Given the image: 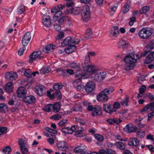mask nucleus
<instances>
[{
	"label": "nucleus",
	"mask_w": 154,
	"mask_h": 154,
	"mask_svg": "<svg viewBox=\"0 0 154 154\" xmlns=\"http://www.w3.org/2000/svg\"><path fill=\"white\" fill-rule=\"evenodd\" d=\"M140 58V56L133 52L127 55L124 59V61L126 63L124 70L128 71L132 69L133 64L136 63L137 60Z\"/></svg>",
	"instance_id": "nucleus-1"
},
{
	"label": "nucleus",
	"mask_w": 154,
	"mask_h": 154,
	"mask_svg": "<svg viewBox=\"0 0 154 154\" xmlns=\"http://www.w3.org/2000/svg\"><path fill=\"white\" fill-rule=\"evenodd\" d=\"M114 91V89L112 87L105 89L97 94L96 97L97 100L102 102L107 101L109 99L108 95L112 92Z\"/></svg>",
	"instance_id": "nucleus-2"
},
{
	"label": "nucleus",
	"mask_w": 154,
	"mask_h": 154,
	"mask_svg": "<svg viewBox=\"0 0 154 154\" xmlns=\"http://www.w3.org/2000/svg\"><path fill=\"white\" fill-rule=\"evenodd\" d=\"M82 18L84 21L87 22L91 18V11L88 5H85L82 7L81 10Z\"/></svg>",
	"instance_id": "nucleus-3"
},
{
	"label": "nucleus",
	"mask_w": 154,
	"mask_h": 154,
	"mask_svg": "<svg viewBox=\"0 0 154 154\" xmlns=\"http://www.w3.org/2000/svg\"><path fill=\"white\" fill-rule=\"evenodd\" d=\"M153 32V30L151 28L145 27L140 30L138 35L140 38L144 39L149 38Z\"/></svg>",
	"instance_id": "nucleus-4"
},
{
	"label": "nucleus",
	"mask_w": 154,
	"mask_h": 154,
	"mask_svg": "<svg viewBox=\"0 0 154 154\" xmlns=\"http://www.w3.org/2000/svg\"><path fill=\"white\" fill-rule=\"evenodd\" d=\"M44 57L42 54L41 51L33 52L29 56V62L32 63L33 60H36L38 59H43Z\"/></svg>",
	"instance_id": "nucleus-5"
},
{
	"label": "nucleus",
	"mask_w": 154,
	"mask_h": 154,
	"mask_svg": "<svg viewBox=\"0 0 154 154\" xmlns=\"http://www.w3.org/2000/svg\"><path fill=\"white\" fill-rule=\"evenodd\" d=\"M63 85L60 83H56L53 86V88L55 91V96L58 100H60L62 97V94L60 90L62 88Z\"/></svg>",
	"instance_id": "nucleus-6"
},
{
	"label": "nucleus",
	"mask_w": 154,
	"mask_h": 154,
	"mask_svg": "<svg viewBox=\"0 0 154 154\" xmlns=\"http://www.w3.org/2000/svg\"><path fill=\"white\" fill-rule=\"evenodd\" d=\"M147 54H148L145 60V63H150L152 62L154 59V56L151 54V51L149 50H145L144 53L142 54L140 56V57L141 56L145 57Z\"/></svg>",
	"instance_id": "nucleus-7"
},
{
	"label": "nucleus",
	"mask_w": 154,
	"mask_h": 154,
	"mask_svg": "<svg viewBox=\"0 0 154 154\" xmlns=\"http://www.w3.org/2000/svg\"><path fill=\"white\" fill-rule=\"evenodd\" d=\"M124 130L127 133L135 132L137 130V128L132 123L127 124Z\"/></svg>",
	"instance_id": "nucleus-8"
},
{
	"label": "nucleus",
	"mask_w": 154,
	"mask_h": 154,
	"mask_svg": "<svg viewBox=\"0 0 154 154\" xmlns=\"http://www.w3.org/2000/svg\"><path fill=\"white\" fill-rule=\"evenodd\" d=\"M95 83L92 81H90L87 83L84 87L86 92L90 93L93 91L95 88Z\"/></svg>",
	"instance_id": "nucleus-9"
},
{
	"label": "nucleus",
	"mask_w": 154,
	"mask_h": 154,
	"mask_svg": "<svg viewBox=\"0 0 154 154\" xmlns=\"http://www.w3.org/2000/svg\"><path fill=\"white\" fill-rule=\"evenodd\" d=\"M57 146L58 149L61 151H66L68 149V144L66 141H59L57 142Z\"/></svg>",
	"instance_id": "nucleus-10"
},
{
	"label": "nucleus",
	"mask_w": 154,
	"mask_h": 154,
	"mask_svg": "<svg viewBox=\"0 0 154 154\" xmlns=\"http://www.w3.org/2000/svg\"><path fill=\"white\" fill-rule=\"evenodd\" d=\"M106 75V73L105 72H98L95 75L94 80L96 82H101L105 78Z\"/></svg>",
	"instance_id": "nucleus-11"
},
{
	"label": "nucleus",
	"mask_w": 154,
	"mask_h": 154,
	"mask_svg": "<svg viewBox=\"0 0 154 154\" xmlns=\"http://www.w3.org/2000/svg\"><path fill=\"white\" fill-rule=\"evenodd\" d=\"M65 7V5L62 4H60L52 8L51 10L52 13H58L59 15H61L62 13L60 11Z\"/></svg>",
	"instance_id": "nucleus-12"
},
{
	"label": "nucleus",
	"mask_w": 154,
	"mask_h": 154,
	"mask_svg": "<svg viewBox=\"0 0 154 154\" xmlns=\"http://www.w3.org/2000/svg\"><path fill=\"white\" fill-rule=\"evenodd\" d=\"M31 38V36L30 32H27L25 34L22 41V44L23 46L25 47L27 45Z\"/></svg>",
	"instance_id": "nucleus-13"
},
{
	"label": "nucleus",
	"mask_w": 154,
	"mask_h": 154,
	"mask_svg": "<svg viewBox=\"0 0 154 154\" xmlns=\"http://www.w3.org/2000/svg\"><path fill=\"white\" fill-rule=\"evenodd\" d=\"M72 129L73 131L76 132V134H75L76 137H81L83 135V133L81 131L84 130L83 128L80 127L79 126L75 125L72 127Z\"/></svg>",
	"instance_id": "nucleus-14"
},
{
	"label": "nucleus",
	"mask_w": 154,
	"mask_h": 154,
	"mask_svg": "<svg viewBox=\"0 0 154 154\" xmlns=\"http://www.w3.org/2000/svg\"><path fill=\"white\" fill-rule=\"evenodd\" d=\"M119 27L116 26L112 27L110 31V36L112 37H116L119 35Z\"/></svg>",
	"instance_id": "nucleus-15"
},
{
	"label": "nucleus",
	"mask_w": 154,
	"mask_h": 154,
	"mask_svg": "<svg viewBox=\"0 0 154 154\" xmlns=\"http://www.w3.org/2000/svg\"><path fill=\"white\" fill-rule=\"evenodd\" d=\"M42 22L46 27H49L51 26V20L49 15L44 16L42 17Z\"/></svg>",
	"instance_id": "nucleus-16"
},
{
	"label": "nucleus",
	"mask_w": 154,
	"mask_h": 154,
	"mask_svg": "<svg viewBox=\"0 0 154 154\" xmlns=\"http://www.w3.org/2000/svg\"><path fill=\"white\" fill-rule=\"evenodd\" d=\"M82 66L84 69H86L87 72L88 73H94L97 71L96 66L93 65H88L86 67L83 64H82Z\"/></svg>",
	"instance_id": "nucleus-17"
},
{
	"label": "nucleus",
	"mask_w": 154,
	"mask_h": 154,
	"mask_svg": "<svg viewBox=\"0 0 154 154\" xmlns=\"http://www.w3.org/2000/svg\"><path fill=\"white\" fill-rule=\"evenodd\" d=\"M46 88L43 85H39L35 88L36 92L40 96H42L45 92Z\"/></svg>",
	"instance_id": "nucleus-18"
},
{
	"label": "nucleus",
	"mask_w": 154,
	"mask_h": 154,
	"mask_svg": "<svg viewBox=\"0 0 154 154\" xmlns=\"http://www.w3.org/2000/svg\"><path fill=\"white\" fill-rule=\"evenodd\" d=\"M17 76V75L13 72H7L5 75V77L7 79L13 80H15Z\"/></svg>",
	"instance_id": "nucleus-19"
},
{
	"label": "nucleus",
	"mask_w": 154,
	"mask_h": 154,
	"mask_svg": "<svg viewBox=\"0 0 154 154\" xmlns=\"http://www.w3.org/2000/svg\"><path fill=\"white\" fill-rule=\"evenodd\" d=\"M26 94V91L25 87H20L18 88L17 91V96L19 97H22Z\"/></svg>",
	"instance_id": "nucleus-20"
},
{
	"label": "nucleus",
	"mask_w": 154,
	"mask_h": 154,
	"mask_svg": "<svg viewBox=\"0 0 154 154\" xmlns=\"http://www.w3.org/2000/svg\"><path fill=\"white\" fill-rule=\"evenodd\" d=\"M103 108L104 110L109 113L115 112V109H112L111 105L109 103H105L103 105Z\"/></svg>",
	"instance_id": "nucleus-21"
},
{
	"label": "nucleus",
	"mask_w": 154,
	"mask_h": 154,
	"mask_svg": "<svg viewBox=\"0 0 154 154\" xmlns=\"http://www.w3.org/2000/svg\"><path fill=\"white\" fill-rule=\"evenodd\" d=\"M23 100L24 102L29 104L34 103L36 101L35 97L32 95L24 97Z\"/></svg>",
	"instance_id": "nucleus-22"
},
{
	"label": "nucleus",
	"mask_w": 154,
	"mask_h": 154,
	"mask_svg": "<svg viewBox=\"0 0 154 154\" xmlns=\"http://www.w3.org/2000/svg\"><path fill=\"white\" fill-rule=\"evenodd\" d=\"M72 38L70 37H68L64 39L63 42L61 43L62 47H65L67 45H72Z\"/></svg>",
	"instance_id": "nucleus-23"
},
{
	"label": "nucleus",
	"mask_w": 154,
	"mask_h": 154,
	"mask_svg": "<svg viewBox=\"0 0 154 154\" xmlns=\"http://www.w3.org/2000/svg\"><path fill=\"white\" fill-rule=\"evenodd\" d=\"M93 112L94 113H92V115L94 116H95L100 115L102 114V111L100 107L98 105H96L94 106Z\"/></svg>",
	"instance_id": "nucleus-24"
},
{
	"label": "nucleus",
	"mask_w": 154,
	"mask_h": 154,
	"mask_svg": "<svg viewBox=\"0 0 154 154\" xmlns=\"http://www.w3.org/2000/svg\"><path fill=\"white\" fill-rule=\"evenodd\" d=\"M18 143L20 146V148L23 146H28L27 139L24 140L22 138H19L18 140Z\"/></svg>",
	"instance_id": "nucleus-25"
},
{
	"label": "nucleus",
	"mask_w": 154,
	"mask_h": 154,
	"mask_svg": "<svg viewBox=\"0 0 154 154\" xmlns=\"http://www.w3.org/2000/svg\"><path fill=\"white\" fill-rule=\"evenodd\" d=\"M139 141L138 140L136 137L132 138L131 139V140L129 141L128 144L129 146H137L139 145Z\"/></svg>",
	"instance_id": "nucleus-26"
},
{
	"label": "nucleus",
	"mask_w": 154,
	"mask_h": 154,
	"mask_svg": "<svg viewBox=\"0 0 154 154\" xmlns=\"http://www.w3.org/2000/svg\"><path fill=\"white\" fill-rule=\"evenodd\" d=\"M108 123L110 125H113L114 124H118L119 123L122 122V121L119 119H109L106 120Z\"/></svg>",
	"instance_id": "nucleus-27"
},
{
	"label": "nucleus",
	"mask_w": 154,
	"mask_h": 154,
	"mask_svg": "<svg viewBox=\"0 0 154 154\" xmlns=\"http://www.w3.org/2000/svg\"><path fill=\"white\" fill-rule=\"evenodd\" d=\"M55 47L54 45L49 44L47 45L42 50L45 53H49L52 51Z\"/></svg>",
	"instance_id": "nucleus-28"
},
{
	"label": "nucleus",
	"mask_w": 154,
	"mask_h": 154,
	"mask_svg": "<svg viewBox=\"0 0 154 154\" xmlns=\"http://www.w3.org/2000/svg\"><path fill=\"white\" fill-rule=\"evenodd\" d=\"M76 50L75 46H74L72 45L68 46L64 50L65 52L67 54H69L74 52Z\"/></svg>",
	"instance_id": "nucleus-29"
},
{
	"label": "nucleus",
	"mask_w": 154,
	"mask_h": 154,
	"mask_svg": "<svg viewBox=\"0 0 154 154\" xmlns=\"http://www.w3.org/2000/svg\"><path fill=\"white\" fill-rule=\"evenodd\" d=\"M13 86L12 82L8 83L5 87V89L8 92H11L12 91Z\"/></svg>",
	"instance_id": "nucleus-30"
},
{
	"label": "nucleus",
	"mask_w": 154,
	"mask_h": 154,
	"mask_svg": "<svg viewBox=\"0 0 154 154\" xmlns=\"http://www.w3.org/2000/svg\"><path fill=\"white\" fill-rule=\"evenodd\" d=\"M8 106L4 103L0 104V113H5L8 111Z\"/></svg>",
	"instance_id": "nucleus-31"
},
{
	"label": "nucleus",
	"mask_w": 154,
	"mask_h": 154,
	"mask_svg": "<svg viewBox=\"0 0 154 154\" xmlns=\"http://www.w3.org/2000/svg\"><path fill=\"white\" fill-rule=\"evenodd\" d=\"M85 73L84 72L80 69V68L79 69H77V71L76 72V74L75 75L76 77L78 78V79H81L83 77L85 76Z\"/></svg>",
	"instance_id": "nucleus-32"
},
{
	"label": "nucleus",
	"mask_w": 154,
	"mask_h": 154,
	"mask_svg": "<svg viewBox=\"0 0 154 154\" xmlns=\"http://www.w3.org/2000/svg\"><path fill=\"white\" fill-rule=\"evenodd\" d=\"M119 47L120 48H122L124 49L126 47L128 44L126 43V41L124 40H120L118 42Z\"/></svg>",
	"instance_id": "nucleus-33"
},
{
	"label": "nucleus",
	"mask_w": 154,
	"mask_h": 154,
	"mask_svg": "<svg viewBox=\"0 0 154 154\" xmlns=\"http://www.w3.org/2000/svg\"><path fill=\"white\" fill-rule=\"evenodd\" d=\"M85 150V147L82 146H79L75 147L74 150V152L76 153H79L84 151Z\"/></svg>",
	"instance_id": "nucleus-34"
},
{
	"label": "nucleus",
	"mask_w": 154,
	"mask_h": 154,
	"mask_svg": "<svg viewBox=\"0 0 154 154\" xmlns=\"http://www.w3.org/2000/svg\"><path fill=\"white\" fill-rule=\"evenodd\" d=\"M61 131L62 132L65 134H71L72 133V127H68L66 128H63L62 129Z\"/></svg>",
	"instance_id": "nucleus-35"
},
{
	"label": "nucleus",
	"mask_w": 154,
	"mask_h": 154,
	"mask_svg": "<svg viewBox=\"0 0 154 154\" xmlns=\"http://www.w3.org/2000/svg\"><path fill=\"white\" fill-rule=\"evenodd\" d=\"M116 146L119 148L121 150H124L125 149L126 146L125 144L121 142H116L115 143Z\"/></svg>",
	"instance_id": "nucleus-36"
},
{
	"label": "nucleus",
	"mask_w": 154,
	"mask_h": 154,
	"mask_svg": "<svg viewBox=\"0 0 154 154\" xmlns=\"http://www.w3.org/2000/svg\"><path fill=\"white\" fill-rule=\"evenodd\" d=\"M130 1H128L124 6L122 11L123 13H126L129 10V4Z\"/></svg>",
	"instance_id": "nucleus-37"
},
{
	"label": "nucleus",
	"mask_w": 154,
	"mask_h": 154,
	"mask_svg": "<svg viewBox=\"0 0 154 154\" xmlns=\"http://www.w3.org/2000/svg\"><path fill=\"white\" fill-rule=\"evenodd\" d=\"M68 65L69 67L72 69H78L80 68V65L77 63L73 62L69 63Z\"/></svg>",
	"instance_id": "nucleus-38"
},
{
	"label": "nucleus",
	"mask_w": 154,
	"mask_h": 154,
	"mask_svg": "<svg viewBox=\"0 0 154 154\" xmlns=\"http://www.w3.org/2000/svg\"><path fill=\"white\" fill-rule=\"evenodd\" d=\"M53 111L54 112H57L60 110V106L59 103H56L52 105Z\"/></svg>",
	"instance_id": "nucleus-39"
},
{
	"label": "nucleus",
	"mask_w": 154,
	"mask_h": 154,
	"mask_svg": "<svg viewBox=\"0 0 154 154\" xmlns=\"http://www.w3.org/2000/svg\"><path fill=\"white\" fill-rule=\"evenodd\" d=\"M149 6H144L140 9V12L141 14H144L148 12L149 10Z\"/></svg>",
	"instance_id": "nucleus-40"
},
{
	"label": "nucleus",
	"mask_w": 154,
	"mask_h": 154,
	"mask_svg": "<svg viewBox=\"0 0 154 154\" xmlns=\"http://www.w3.org/2000/svg\"><path fill=\"white\" fill-rule=\"evenodd\" d=\"M68 17L66 16H63L60 18L58 20V22L60 25L63 24L65 21L67 20Z\"/></svg>",
	"instance_id": "nucleus-41"
},
{
	"label": "nucleus",
	"mask_w": 154,
	"mask_h": 154,
	"mask_svg": "<svg viewBox=\"0 0 154 154\" xmlns=\"http://www.w3.org/2000/svg\"><path fill=\"white\" fill-rule=\"evenodd\" d=\"M145 135V132L140 131L137 132L136 137L138 138H141L144 137Z\"/></svg>",
	"instance_id": "nucleus-42"
},
{
	"label": "nucleus",
	"mask_w": 154,
	"mask_h": 154,
	"mask_svg": "<svg viewBox=\"0 0 154 154\" xmlns=\"http://www.w3.org/2000/svg\"><path fill=\"white\" fill-rule=\"evenodd\" d=\"M25 11V7L24 5H21L17 8V12L19 14L23 13Z\"/></svg>",
	"instance_id": "nucleus-43"
},
{
	"label": "nucleus",
	"mask_w": 154,
	"mask_h": 154,
	"mask_svg": "<svg viewBox=\"0 0 154 154\" xmlns=\"http://www.w3.org/2000/svg\"><path fill=\"white\" fill-rule=\"evenodd\" d=\"M49 72V68L48 67H45L42 68L40 71V72L42 74L47 73Z\"/></svg>",
	"instance_id": "nucleus-44"
},
{
	"label": "nucleus",
	"mask_w": 154,
	"mask_h": 154,
	"mask_svg": "<svg viewBox=\"0 0 154 154\" xmlns=\"http://www.w3.org/2000/svg\"><path fill=\"white\" fill-rule=\"evenodd\" d=\"M86 34L88 36H85V38L86 39H89L92 35L93 33L91 30L90 29H87L86 31Z\"/></svg>",
	"instance_id": "nucleus-45"
},
{
	"label": "nucleus",
	"mask_w": 154,
	"mask_h": 154,
	"mask_svg": "<svg viewBox=\"0 0 154 154\" xmlns=\"http://www.w3.org/2000/svg\"><path fill=\"white\" fill-rule=\"evenodd\" d=\"M11 150V147L10 146H7L2 150V152L4 154H9Z\"/></svg>",
	"instance_id": "nucleus-46"
},
{
	"label": "nucleus",
	"mask_w": 154,
	"mask_h": 154,
	"mask_svg": "<svg viewBox=\"0 0 154 154\" xmlns=\"http://www.w3.org/2000/svg\"><path fill=\"white\" fill-rule=\"evenodd\" d=\"M68 121L67 119H63L59 122L58 124L60 127L64 126L67 123Z\"/></svg>",
	"instance_id": "nucleus-47"
},
{
	"label": "nucleus",
	"mask_w": 154,
	"mask_h": 154,
	"mask_svg": "<svg viewBox=\"0 0 154 154\" xmlns=\"http://www.w3.org/2000/svg\"><path fill=\"white\" fill-rule=\"evenodd\" d=\"M81 39L80 38L75 37L72 39V45L75 46L76 44H78L80 41Z\"/></svg>",
	"instance_id": "nucleus-48"
},
{
	"label": "nucleus",
	"mask_w": 154,
	"mask_h": 154,
	"mask_svg": "<svg viewBox=\"0 0 154 154\" xmlns=\"http://www.w3.org/2000/svg\"><path fill=\"white\" fill-rule=\"evenodd\" d=\"M27 146H23L20 148L23 154H29Z\"/></svg>",
	"instance_id": "nucleus-49"
},
{
	"label": "nucleus",
	"mask_w": 154,
	"mask_h": 154,
	"mask_svg": "<svg viewBox=\"0 0 154 154\" xmlns=\"http://www.w3.org/2000/svg\"><path fill=\"white\" fill-rule=\"evenodd\" d=\"M57 72L58 75L63 76H65L66 75V70L59 69L57 70Z\"/></svg>",
	"instance_id": "nucleus-50"
},
{
	"label": "nucleus",
	"mask_w": 154,
	"mask_h": 154,
	"mask_svg": "<svg viewBox=\"0 0 154 154\" xmlns=\"http://www.w3.org/2000/svg\"><path fill=\"white\" fill-rule=\"evenodd\" d=\"M31 74L32 72L29 69H26L24 73V75L28 78L31 77Z\"/></svg>",
	"instance_id": "nucleus-51"
},
{
	"label": "nucleus",
	"mask_w": 154,
	"mask_h": 154,
	"mask_svg": "<svg viewBox=\"0 0 154 154\" xmlns=\"http://www.w3.org/2000/svg\"><path fill=\"white\" fill-rule=\"evenodd\" d=\"M52 108V105L50 104L45 106L43 109L47 112H49L51 111V109Z\"/></svg>",
	"instance_id": "nucleus-52"
},
{
	"label": "nucleus",
	"mask_w": 154,
	"mask_h": 154,
	"mask_svg": "<svg viewBox=\"0 0 154 154\" xmlns=\"http://www.w3.org/2000/svg\"><path fill=\"white\" fill-rule=\"evenodd\" d=\"M122 105L124 106H128V98L127 97H125L124 99L121 101L120 102Z\"/></svg>",
	"instance_id": "nucleus-53"
},
{
	"label": "nucleus",
	"mask_w": 154,
	"mask_h": 154,
	"mask_svg": "<svg viewBox=\"0 0 154 154\" xmlns=\"http://www.w3.org/2000/svg\"><path fill=\"white\" fill-rule=\"evenodd\" d=\"M7 128L5 127H0V135L5 134L7 133Z\"/></svg>",
	"instance_id": "nucleus-54"
},
{
	"label": "nucleus",
	"mask_w": 154,
	"mask_h": 154,
	"mask_svg": "<svg viewBox=\"0 0 154 154\" xmlns=\"http://www.w3.org/2000/svg\"><path fill=\"white\" fill-rule=\"evenodd\" d=\"M64 37V34L63 32H60L59 34L56 36L55 38L56 40H60Z\"/></svg>",
	"instance_id": "nucleus-55"
},
{
	"label": "nucleus",
	"mask_w": 154,
	"mask_h": 154,
	"mask_svg": "<svg viewBox=\"0 0 154 154\" xmlns=\"http://www.w3.org/2000/svg\"><path fill=\"white\" fill-rule=\"evenodd\" d=\"M75 119L76 122L79 123L82 125H85L86 123L85 121L79 118H75Z\"/></svg>",
	"instance_id": "nucleus-56"
},
{
	"label": "nucleus",
	"mask_w": 154,
	"mask_h": 154,
	"mask_svg": "<svg viewBox=\"0 0 154 154\" xmlns=\"http://www.w3.org/2000/svg\"><path fill=\"white\" fill-rule=\"evenodd\" d=\"M151 105L149 103L146 105L143 108L140 110L141 112H145L148 110L149 109H151Z\"/></svg>",
	"instance_id": "nucleus-57"
},
{
	"label": "nucleus",
	"mask_w": 154,
	"mask_h": 154,
	"mask_svg": "<svg viewBox=\"0 0 154 154\" xmlns=\"http://www.w3.org/2000/svg\"><path fill=\"white\" fill-rule=\"evenodd\" d=\"M114 108L112 109H115V112L116 111V109H119L120 107V104L119 102H115L113 105Z\"/></svg>",
	"instance_id": "nucleus-58"
},
{
	"label": "nucleus",
	"mask_w": 154,
	"mask_h": 154,
	"mask_svg": "<svg viewBox=\"0 0 154 154\" xmlns=\"http://www.w3.org/2000/svg\"><path fill=\"white\" fill-rule=\"evenodd\" d=\"M81 79H78L73 82V86L75 87L78 86V85L81 84Z\"/></svg>",
	"instance_id": "nucleus-59"
},
{
	"label": "nucleus",
	"mask_w": 154,
	"mask_h": 154,
	"mask_svg": "<svg viewBox=\"0 0 154 154\" xmlns=\"http://www.w3.org/2000/svg\"><path fill=\"white\" fill-rule=\"evenodd\" d=\"M61 116L59 114H56L54 116H51L50 118L51 119H54L55 120H58L61 118Z\"/></svg>",
	"instance_id": "nucleus-60"
},
{
	"label": "nucleus",
	"mask_w": 154,
	"mask_h": 154,
	"mask_svg": "<svg viewBox=\"0 0 154 154\" xmlns=\"http://www.w3.org/2000/svg\"><path fill=\"white\" fill-rule=\"evenodd\" d=\"M136 19L135 17H133L130 18V21L129 23V24L130 26H132L134 22L136 21Z\"/></svg>",
	"instance_id": "nucleus-61"
},
{
	"label": "nucleus",
	"mask_w": 154,
	"mask_h": 154,
	"mask_svg": "<svg viewBox=\"0 0 154 154\" xmlns=\"http://www.w3.org/2000/svg\"><path fill=\"white\" fill-rule=\"evenodd\" d=\"M47 96L51 99H53L55 98V94H51L49 91H47Z\"/></svg>",
	"instance_id": "nucleus-62"
},
{
	"label": "nucleus",
	"mask_w": 154,
	"mask_h": 154,
	"mask_svg": "<svg viewBox=\"0 0 154 154\" xmlns=\"http://www.w3.org/2000/svg\"><path fill=\"white\" fill-rule=\"evenodd\" d=\"M136 122L138 124V126L140 128H143L145 126V124L142 123L139 120L137 119Z\"/></svg>",
	"instance_id": "nucleus-63"
},
{
	"label": "nucleus",
	"mask_w": 154,
	"mask_h": 154,
	"mask_svg": "<svg viewBox=\"0 0 154 154\" xmlns=\"http://www.w3.org/2000/svg\"><path fill=\"white\" fill-rule=\"evenodd\" d=\"M81 108L80 106L77 104L75 105L72 107L73 111H79Z\"/></svg>",
	"instance_id": "nucleus-64"
}]
</instances>
